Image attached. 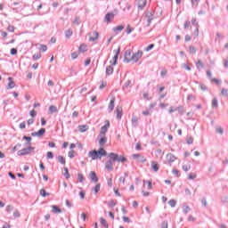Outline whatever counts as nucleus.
<instances>
[{
	"label": "nucleus",
	"mask_w": 228,
	"mask_h": 228,
	"mask_svg": "<svg viewBox=\"0 0 228 228\" xmlns=\"http://www.w3.org/2000/svg\"><path fill=\"white\" fill-rule=\"evenodd\" d=\"M108 157L110 159L105 163V168L109 172H111V170H113V164L115 163V161H118V163H126V161H127V159L126 157L118 156V154L115 152L109 153Z\"/></svg>",
	"instance_id": "obj_1"
},
{
	"label": "nucleus",
	"mask_w": 228,
	"mask_h": 228,
	"mask_svg": "<svg viewBox=\"0 0 228 228\" xmlns=\"http://www.w3.org/2000/svg\"><path fill=\"white\" fill-rule=\"evenodd\" d=\"M104 156H108V151H106L104 148H100L98 151L93 150L90 151L88 153V157L91 158L93 160L101 159Z\"/></svg>",
	"instance_id": "obj_2"
},
{
	"label": "nucleus",
	"mask_w": 228,
	"mask_h": 228,
	"mask_svg": "<svg viewBox=\"0 0 228 228\" xmlns=\"http://www.w3.org/2000/svg\"><path fill=\"white\" fill-rule=\"evenodd\" d=\"M115 15H118V10L114 9L113 12H107L104 18V22H111L115 19Z\"/></svg>",
	"instance_id": "obj_3"
},
{
	"label": "nucleus",
	"mask_w": 228,
	"mask_h": 228,
	"mask_svg": "<svg viewBox=\"0 0 228 228\" xmlns=\"http://www.w3.org/2000/svg\"><path fill=\"white\" fill-rule=\"evenodd\" d=\"M33 151H35V147L33 146L24 148L22 150L18 151V156H28V154H31Z\"/></svg>",
	"instance_id": "obj_4"
},
{
	"label": "nucleus",
	"mask_w": 228,
	"mask_h": 228,
	"mask_svg": "<svg viewBox=\"0 0 228 228\" xmlns=\"http://www.w3.org/2000/svg\"><path fill=\"white\" fill-rule=\"evenodd\" d=\"M145 17H146L147 22H148L147 26L149 27V26H151V22H152V20H154V12L147 10L145 12Z\"/></svg>",
	"instance_id": "obj_5"
},
{
	"label": "nucleus",
	"mask_w": 228,
	"mask_h": 228,
	"mask_svg": "<svg viewBox=\"0 0 228 228\" xmlns=\"http://www.w3.org/2000/svg\"><path fill=\"white\" fill-rule=\"evenodd\" d=\"M142 56H143V52L138 51L137 53H135L132 55L130 60H132V61H134V63H136V62H138V60H140V58H142Z\"/></svg>",
	"instance_id": "obj_6"
},
{
	"label": "nucleus",
	"mask_w": 228,
	"mask_h": 228,
	"mask_svg": "<svg viewBox=\"0 0 228 228\" xmlns=\"http://www.w3.org/2000/svg\"><path fill=\"white\" fill-rule=\"evenodd\" d=\"M131 54H132L131 50H126V51L125 52L124 61H125L126 63H130V62L132 61V60H131ZM129 58H130V59H129Z\"/></svg>",
	"instance_id": "obj_7"
},
{
	"label": "nucleus",
	"mask_w": 228,
	"mask_h": 228,
	"mask_svg": "<svg viewBox=\"0 0 228 228\" xmlns=\"http://www.w3.org/2000/svg\"><path fill=\"white\" fill-rule=\"evenodd\" d=\"M110 127V122L102 126L100 131V136H106V133H108V128Z\"/></svg>",
	"instance_id": "obj_8"
},
{
	"label": "nucleus",
	"mask_w": 228,
	"mask_h": 228,
	"mask_svg": "<svg viewBox=\"0 0 228 228\" xmlns=\"http://www.w3.org/2000/svg\"><path fill=\"white\" fill-rule=\"evenodd\" d=\"M115 55L113 57V62L112 65H117L118 63V54H120V47H118L117 50H114Z\"/></svg>",
	"instance_id": "obj_9"
},
{
	"label": "nucleus",
	"mask_w": 228,
	"mask_h": 228,
	"mask_svg": "<svg viewBox=\"0 0 228 228\" xmlns=\"http://www.w3.org/2000/svg\"><path fill=\"white\" fill-rule=\"evenodd\" d=\"M166 159L167 163H174V161H175L177 158H175V155L173 153H167L166 156Z\"/></svg>",
	"instance_id": "obj_10"
},
{
	"label": "nucleus",
	"mask_w": 228,
	"mask_h": 228,
	"mask_svg": "<svg viewBox=\"0 0 228 228\" xmlns=\"http://www.w3.org/2000/svg\"><path fill=\"white\" fill-rule=\"evenodd\" d=\"M89 35H90V37H89L90 42H95V40L99 38V33L96 31L91 32L89 33Z\"/></svg>",
	"instance_id": "obj_11"
},
{
	"label": "nucleus",
	"mask_w": 228,
	"mask_h": 228,
	"mask_svg": "<svg viewBox=\"0 0 228 228\" xmlns=\"http://www.w3.org/2000/svg\"><path fill=\"white\" fill-rule=\"evenodd\" d=\"M89 177L92 183H99V177H97V174L94 171H91Z\"/></svg>",
	"instance_id": "obj_12"
},
{
	"label": "nucleus",
	"mask_w": 228,
	"mask_h": 228,
	"mask_svg": "<svg viewBox=\"0 0 228 228\" xmlns=\"http://www.w3.org/2000/svg\"><path fill=\"white\" fill-rule=\"evenodd\" d=\"M191 24H192V26H194V28H196V29H195L196 37H199V22H197V19H195V18L192 19Z\"/></svg>",
	"instance_id": "obj_13"
},
{
	"label": "nucleus",
	"mask_w": 228,
	"mask_h": 228,
	"mask_svg": "<svg viewBox=\"0 0 228 228\" xmlns=\"http://www.w3.org/2000/svg\"><path fill=\"white\" fill-rule=\"evenodd\" d=\"M8 86H7V90H10L12 88H15V82L13 81V78L9 77H8Z\"/></svg>",
	"instance_id": "obj_14"
},
{
	"label": "nucleus",
	"mask_w": 228,
	"mask_h": 228,
	"mask_svg": "<svg viewBox=\"0 0 228 228\" xmlns=\"http://www.w3.org/2000/svg\"><path fill=\"white\" fill-rule=\"evenodd\" d=\"M147 6V0H139L138 2V9L139 10H143Z\"/></svg>",
	"instance_id": "obj_15"
},
{
	"label": "nucleus",
	"mask_w": 228,
	"mask_h": 228,
	"mask_svg": "<svg viewBox=\"0 0 228 228\" xmlns=\"http://www.w3.org/2000/svg\"><path fill=\"white\" fill-rule=\"evenodd\" d=\"M109 111L110 113H111V111H113V110H115V98H112L109 103Z\"/></svg>",
	"instance_id": "obj_16"
},
{
	"label": "nucleus",
	"mask_w": 228,
	"mask_h": 228,
	"mask_svg": "<svg viewBox=\"0 0 228 228\" xmlns=\"http://www.w3.org/2000/svg\"><path fill=\"white\" fill-rule=\"evenodd\" d=\"M52 212L55 213V214H61V208H60L58 206L56 205H53L52 206Z\"/></svg>",
	"instance_id": "obj_17"
},
{
	"label": "nucleus",
	"mask_w": 228,
	"mask_h": 228,
	"mask_svg": "<svg viewBox=\"0 0 228 228\" xmlns=\"http://www.w3.org/2000/svg\"><path fill=\"white\" fill-rule=\"evenodd\" d=\"M116 112H117L118 120H120V118H122V108L121 107H117Z\"/></svg>",
	"instance_id": "obj_18"
},
{
	"label": "nucleus",
	"mask_w": 228,
	"mask_h": 228,
	"mask_svg": "<svg viewBox=\"0 0 228 228\" xmlns=\"http://www.w3.org/2000/svg\"><path fill=\"white\" fill-rule=\"evenodd\" d=\"M151 169L153 170V172H158V170H159V166L158 165V162H151Z\"/></svg>",
	"instance_id": "obj_19"
},
{
	"label": "nucleus",
	"mask_w": 228,
	"mask_h": 228,
	"mask_svg": "<svg viewBox=\"0 0 228 228\" xmlns=\"http://www.w3.org/2000/svg\"><path fill=\"white\" fill-rule=\"evenodd\" d=\"M132 126L133 127H138V117L136 116L132 117Z\"/></svg>",
	"instance_id": "obj_20"
},
{
	"label": "nucleus",
	"mask_w": 228,
	"mask_h": 228,
	"mask_svg": "<svg viewBox=\"0 0 228 228\" xmlns=\"http://www.w3.org/2000/svg\"><path fill=\"white\" fill-rule=\"evenodd\" d=\"M49 113L50 115H53V113H58V108L54 105H51L49 107Z\"/></svg>",
	"instance_id": "obj_21"
},
{
	"label": "nucleus",
	"mask_w": 228,
	"mask_h": 228,
	"mask_svg": "<svg viewBox=\"0 0 228 228\" xmlns=\"http://www.w3.org/2000/svg\"><path fill=\"white\" fill-rule=\"evenodd\" d=\"M78 50L80 53H86L88 51V46H86L85 44H82L80 45Z\"/></svg>",
	"instance_id": "obj_22"
},
{
	"label": "nucleus",
	"mask_w": 228,
	"mask_h": 228,
	"mask_svg": "<svg viewBox=\"0 0 228 228\" xmlns=\"http://www.w3.org/2000/svg\"><path fill=\"white\" fill-rule=\"evenodd\" d=\"M124 28H126V26H124V25H118V26H117V27H114V28H112V31H113L114 33H117V31H122V30L124 29Z\"/></svg>",
	"instance_id": "obj_23"
},
{
	"label": "nucleus",
	"mask_w": 228,
	"mask_h": 228,
	"mask_svg": "<svg viewBox=\"0 0 228 228\" xmlns=\"http://www.w3.org/2000/svg\"><path fill=\"white\" fill-rule=\"evenodd\" d=\"M78 131H80V133H85L88 131V126L86 125L78 126Z\"/></svg>",
	"instance_id": "obj_24"
},
{
	"label": "nucleus",
	"mask_w": 228,
	"mask_h": 228,
	"mask_svg": "<svg viewBox=\"0 0 228 228\" xmlns=\"http://www.w3.org/2000/svg\"><path fill=\"white\" fill-rule=\"evenodd\" d=\"M37 137L42 138L45 134V128H40L37 132Z\"/></svg>",
	"instance_id": "obj_25"
},
{
	"label": "nucleus",
	"mask_w": 228,
	"mask_h": 228,
	"mask_svg": "<svg viewBox=\"0 0 228 228\" xmlns=\"http://www.w3.org/2000/svg\"><path fill=\"white\" fill-rule=\"evenodd\" d=\"M100 223H101V224L103 225V227H105V228L110 227V224H108V221H106V219H104V218H102V217L100 218Z\"/></svg>",
	"instance_id": "obj_26"
},
{
	"label": "nucleus",
	"mask_w": 228,
	"mask_h": 228,
	"mask_svg": "<svg viewBox=\"0 0 228 228\" xmlns=\"http://www.w3.org/2000/svg\"><path fill=\"white\" fill-rule=\"evenodd\" d=\"M113 74V66H109L106 68V75L107 76H111Z\"/></svg>",
	"instance_id": "obj_27"
},
{
	"label": "nucleus",
	"mask_w": 228,
	"mask_h": 228,
	"mask_svg": "<svg viewBox=\"0 0 228 228\" xmlns=\"http://www.w3.org/2000/svg\"><path fill=\"white\" fill-rule=\"evenodd\" d=\"M72 28H69L68 30L65 31V37L66 38H70L72 37Z\"/></svg>",
	"instance_id": "obj_28"
},
{
	"label": "nucleus",
	"mask_w": 228,
	"mask_h": 228,
	"mask_svg": "<svg viewBox=\"0 0 228 228\" xmlns=\"http://www.w3.org/2000/svg\"><path fill=\"white\" fill-rule=\"evenodd\" d=\"M40 195H41L42 197H49V195H51V193L45 191V189H41V190H40Z\"/></svg>",
	"instance_id": "obj_29"
},
{
	"label": "nucleus",
	"mask_w": 228,
	"mask_h": 228,
	"mask_svg": "<svg viewBox=\"0 0 228 228\" xmlns=\"http://www.w3.org/2000/svg\"><path fill=\"white\" fill-rule=\"evenodd\" d=\"M175 110L178 111V113H180V115H183L184 113V107L183 106H179L175 108Z\"/></svg>",
	"instance_id": "obj_30"
},
{
	"label": "nucleus",
	"mask_w": 228,
	"mask_h": 228,
	"mask_svg": "<svg viewBox=\"0 0 228 228\" xmlns=\"http://www.w3.org/2000/svg\"><path fill=\"white\" fill-rule=\"evenodd\" d=\"M57 159H58L59 163H61V165H65L66 161H65V159L63 156L59 155Z\"/></svg>",
	"instance_id": "obj_31"
},
{
	"label": "nucleus",
	"mask_w": 228,
	"mask_h": 228,
	"mask_svg": "<svg viewBox=\"0 0 228 228\" xmlns=\"http://www.w3.org/2000/svg\"><path fill=\"white\" fill-rule=\"evenodd\" d=\"M23 140H26V142H27L25 143V145H31V140H32L31 137L24 135V136H23Z\"/></svg>",
	"instance_id": "obj_32"
},
{
	"label": "nucleus",
	"mask_w": 228,
	"mask_h": 228,
	"mask_svg": "<svg viewBox=\"0 0 228 228\" xmlns=\"http://www.w3.org/2000/svg\"><path fill=\"white\" fill-rule=\"evenodd\" d=\"M106 142H108V139L105 136H101V138L99 140L100 145H104V143H106Z\"/></svg>",
	"instance_id": "obj_33"
},
{
	"label": "nucleus",
	"mask_w": 228,
	"mask_h": 228,
	"mask_svg": "<svg viewBox=\"0 0 228 228\" xmlns=\"http://www.w3.org/2000/svg\"><path fill=\"white\" fill-rule=\"evenodd\" d=\"M100 191H101V183H97L93 189V191H94V193H99Z\"/></svg>",
	"instance_id": "obj_34"
},
{
	"label": "nucleus",
	"mask_w": 228,
	"mask_h": 228,
	"mask_svg": "<svg viewBox=\"0 0 228 228\" xmlns=\"http://www.w3.org/2000/svg\"><path fill=\"white\" fill-rule=\"evenodd\" d=\"M212 108H218V99L214 98L212 100Z\"/></svg>",
	"instance_id": "obj_35"
},
{
	"label": "nucleus",
	"mask_w": 228,
	"mask_h": 228,
	"mask_svg": "<svg viewBox=\"0 0 228 228\" xmlns=\"http://www.w3.org/2000/svg\"><path fill=\"white\" fill-rule=\"evenodd\" d=\"M64 177H66L67 179H70V175L69 174V168L64 167V174H63Z\"/></svg>",
	"instance_id": "obj_36"
},
{
	"label": "nucleus",
	"mask_w": 228,
	"mask_h": 228,
	"mask_svg": "<svg viewBox=\"0 0 228 228\" xmlns=\"http://www.w3.org/2000/svg\"><path fill=\"white\" fill-rule=\"evenodd\" d=\"M183 211L184 215H188V213H190V211H191V208L188 206H183Z\"/></svg>",
	"instance_id": "obj_37"
},
{
	"label": "nucleus",
	"mask_w": 228,
	"mask_h": 228,
	"mask_svg": "<svg viewBox=\"0 0 228 228\" xmlns=\"http://www.w3.org/2000/svg\"><path fill=\"white\" fill-rule=\"evenodd\" d=\"M168 204H169V206H170L171 208H174L175 206H176L177 201H176L175 200H170L168 201Z\"/></svg>",
	"instance_id": "obj_38"
},
{
	"label": "nucleus",
	"mask_w": 228,
	"mask_h": 228,
	"mask_svg": "<svg viewBox=\"0 0 228 228\" xmlns=\"http://www.w3.org/2000/svg\"><path fill=\"white\" fill-rule=\"evenodd\" d=\"M126 31L127 35H131V33H133V31H134V28H131V26L127 25Z\"/></svg>",
	"instance_id": "obj_39"
},
{
	"label": "nucleus",
	"mask_w": 228,
	"mask_h": 228,
	"mask_svg": "<svg viewBox=\"0 0 228 228\" xmlns=\"http://www.w3.org/2000/svg\"><path fill=\"white\" fill-rule=\"evenodd\" d=\"M32 58H33L34 61L40 60V58H42V54L37 53H35V54L33 55Z\"/></svg>",
	"instance_id": "obj_40"
},
{
	"label": "nucleus",
	"mask_w": 228,
	"mask_h": 228,
	"mask_svg": "<svg viewBox=\"0 0 228 228\" xmlns=\"http://www.w3.org/2000/svg\"><path fill=\"white\" fill-rule=\"evenodd\" d=\"M46 158L48 159H53V158H54V154L52 151H47Z\"/></svg>",
	"instance_id": "obj_41"
},
{
	"label": "nucleus",
	"mask_w": 228,
	"mask_h": 228,
	"mask_svg": "<svg viewBox=\"0 0 228 228\" xmlns=\"http://www.w3.org/2000/svg\"><path fill=\"white\" fill-rule=\"evenodd\" d=\"M77 179L79 183H83V181H85V176H83V174L79 173L77 175Z\"/></svg>",
	"instance_id": "obj_42"
},
{
	"label": "nucleus",
	"mask_w": 228,
	"mask_h": 228,
	"mask_svg": "<svg viewBox=\"0 0 228 228\" xmlns=\"http://www.w3.org/2000/svg\"><path fill=\"white\" fill-rule=\"evenodd\" d=\"M152 49H154V44L149 45L145 48V51H146L147 53H149V51H152Z\"/></svg>",
	"instance_id": "obj_43"
},
{
	"label": "nucleus",
	"mask_w": 228,
	"mask_h": 228,
	"mask_svg": "<svg viewBox=\"0 0 228 228\" xmlns=\"http://www.w3.org/2000/svg\"><path fill=\"white\" fill-rule=\"evenodd\" d=\"M137 161H139L140 163H145V161H147V159L141 155Z\"/></svg>",
	"instance_id": "obj_44"
},
{
	"label": "nucleus",
	"mask_w": 228,
	"mask_h": 228,
	"mask_svg": "<svg viewBox=\"0 0 228 228\" xmlns=\"http://www.w3.org/2000/svg\"><path fill=\"white\" fill-rule=\"evenodd\" d=\"M192 8L199 6V0H191Z\"/></svg>",
	"instance_id": "obj_45"
},
{
	"label": "nucleus",
	"mask_w": 228,
	"mask_h": 228,
	"mask_svg": "<svg viewBox=\"0 0 228 228\" xmlns=\"http://www.w3.org/2000/svg\"><path fill=\"white\" fill-rule=\"evenodd\" d=\"M130 86H131V80H127L125 83V86H123V90H126V88H129Z\"/></svg>",
	"instance_id": "obj_46"
},
{
	"label": "nucleus",
	"mask_w": 228,
	"mask_h": 228,
	"mask_svg": "<svg viewBox=\"0 0 228 228\" xmlns=\"http://www.w3.org/2000/svg\"><path fill=\"white\" fill-rule=\"evenodd\" d=\"M6 211H7V213H12L13 211V206L8 205L6 207Z\"/></svg>",
	"instance_id": "obj_47"
},
{
	"label": "nucleus",
	"mask_w": 228,
	"mask_h": 228,
	"mask_svg": "<svg viewBox=\"0 0 228 228\" xmlns=\"http://www.w3.org/2000/svg\"><path fill=\"white\" fill-rule=\"evenodd\" d=\"M216 133H217L218 134H222L224 133V128L219 126L216 129Z\"/></svg>",
	"instance_id": "obj_48"
},
{
	"label": "nucleus",
	"mask_w": 228,
	"mask_h": 228,
	"mask_svg": "<svg viewBox=\"0 0 228 228\" xmlns=\"http://www.w3.org/2000/svg\"><path fill=\"white\" fill-rule=\"evenodd\" d=\"M161 228H168V221H163L161 223Z\"/></svg>",
	"instance_id": "obj_49"
},
{
	"label": "nucleus",
	"mask_w": 228,
	"mask_h": 228,
	"mask_svg": "<svg viewBox=\"0 0 228 228\" xmlns=\"http://www.w3.org/2000/svg\"><path fill=\"white\" fill-rule=\"evenodd\" d=\"M221 202L223 204H228V197L227 196H224L221 199Z\"/></svg>",
	"instance_id": "obj_50"
},
{
	"label": "nucleus",
	"mask_w": 228,
	"mask_h": 228,
	"mask_svg": "<svg viewBox=\"0 0 228 228\" xmlns=\"http://www.w3.org/2000/svg\"><path fill=\"white\" fill-rule=\"evenodd\" d=\"M7 31H10L11 33H13L15 31V27L9 25L7 28Z\"/></svg>",
	"instance_id": "obj_51"
},
{
	"label": "nucleus",
	"mask_w": 228,
	"mask_h": 228,
	"mask_svg": "<svg viewBox=\"0 0 228 228\" xmlns=\"http://www.w3.org/2000/svg\"><path fill=\"white\" fill-rule=\"evenodd\" d=\"M115 206H117V204L115 203V201L113 200L109 201V208H115Z\"/></svg>",
	"instance_id": "obj_52"
},
{
	"label": "nucleus",
	"mask_w": 228,
	"mask_h": 228,
	"mask_svg": "<svg viewBox=\"0 0 228 228\" xmlns=\"http://www.w3.org/2000/svg\"><path fill=\"white\" fill-rule=\"evenodd\" d=\"M107 184L111 188L113 186V180L111 178L107 179Z\"/></svg>",
	"instance_id": "obj_53"
},
{
	"label": "nucleus",
	"mask_w": 228,
	"mask_h": 228,
	"mask_svg": "<svg viewBox=\"0 0 228 228\" xmlns=\"http://www.w3.org/2000/svg\"><path fill=\"white\" fill-rule=\"evenodd\" d=\"M221 94L224 95V97H227V95H228V91H227V89H222Z\"/></svg>",
	"instance_id": "obj_54"
},
{
	"label": "nucleus",
	"mask_w": 228,
	"mask_h": 228,
	"mask_svg": "<svg viewBox=\"0 0 228 228\" xmlns=\"http://www.w3.org/2000/svg\"><path fill=\"white\" fill-rule=\"evenodd\" d=\"M40 51H42L43 53H45V51H47V45H41V46H40Z\"/></svg>",
	"instance_id": "obj_55"
},
{
	"label": "nucleus",
	"mask_w": 228,
	"mask_h": 228,
	"mask_svg": "<svg viewBox=\"0 0 228 228\" xmlns=\"http://www.w3.org/2000/svg\"><path fill=\"white\" fill-rule=\"evenodd\" d=\"M81 22L79 21V17H76L73 20V24H76L77 26H79Z\"/></svg>",
	"instance_id": "obj_56"
},
{
	"label": "nucleus",
	"mask_w": 228,
	"mask_h": 228,
	"mask_svg": "<svg viewBox=\"0 0 228 228\" xmlns=\"http://www.w3.org/2000/svg\"><path fill=\"white\" fill-rule=\"evenodd\" d=\"M189 49H190L191 54H195V53H197V50L193 46H190Z\"/></svg>",
	"instance_id": "obj_57"
},
{
	"label": "nucleus",
	"mask_w": 228,
	"mask_h": 228,
	"mask_svg": "<svg viewBox=\"0 0 228 228\" xmlns=\"http://www.w3.org/2000/svg\"><path fill=\"white\" fill-rule=\"evenodd\" d=\"M30 117H32V118H35V117H37V112L35 111V110H30L29 112Z\"/></svg>",
	"instance_id": "obj_58"
},
{
	"label": "nucleus",
	"mask_w": 228,
	"mask_h": 228,
	"mask_svg": "<svg viewBox=\"0 0 228 228\" xmlns=\"http://www.w3.org/2000/svg\"><path fill=\"white\" fill-rule=\"evenodd\" d=\"M69 158H70V159H72L74 158V150L69 151L68 153Z\"/></svg>",
	"instance_id": "obj_59"
},
{
	"label": "nucleus",
	"mask_w": 228,
	"mask_h": 228,
	"mask_svg": "<svg viewBox=\"0 0 228 228\" xmlns=\"http://www.w3.org/2000/svg\"><path fill=\"white\" fill-rule=\"evenodd\" d=\"M186 142H187V143H188L189 145H191V143H193V138L188 137V138L186 139Z\"/></svg>",
	"instance_id": "obj_60"
},
{
	"label": "nucleus",
	"mask_w": 228,
	"mask_h": 228,
	"mask_svg": "<svg viewBox=\"0 0 228 228\" xmlns=\"http://www.w3.org/2000/svg\"><path fill=\"white\" fill-rule=\"evenodd\" d=\"M11 54H12V56H15V54H17V49L16 48H12L11 49Z\"/></svg>",
	"instance_id": "obj_61"
},
{
	"label": "nucleus",
	"mask_w": 228,
	"mask_h": 228,
	"mask_svg": "<svg viewBox=\"0 0 228 228\" xmlns=\"http://www.w3.org/2000/svg\"><path fill=\"white\" fill-rule=\"evenodd\" d=\"M191 23L189 21V20H187V21H185V23H184V28L185 29H188V28H190V25H191Z\"/></svg>",
	"instance_id": "obj_62"
},
{
	"label": "nucleus",
	"mask_w": 228,
	"mask_h": 228,
	"mask_svg": "<svg viewBox=\"0 0 228 228\" xmlns=\"http://www.w3.org/2000/svg\"><path fill=\"white\" fill-rule=\"evenodd\" d=\"M20 129H26V122H22L20 124Z\"/></svg>",
	"instance_id": "obj_63"
},
{
	"label": "nucleus",
	"mask_w": 228,
	"mask_h": 228,
	"mask_svg": "<svg viewBox=\"0 0 228 228\" xmlns=\"http://www.w3.org/2000/svg\"><path fill=\"white\" fill-rule=\"evenodd\" d=\"M85 195H86L85 191H81L79 192L80 199H82V200L85 199Z\"/></svg>",
	"instance_id": "obj_64"
}]
</instances>
